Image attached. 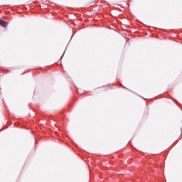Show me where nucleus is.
I'll use <instances>...</instances> for the list:
<instances>
[{
	"label": "nucleus",
	"mask_w": 182,
	"mask_h": 182,
	"mask_svg": "<svg viewBox=\"0 0 182 182\" xmlns=\"http://www.w3.org/2000/svg\"><path fill=\"white\" fill-rule=\"evenodd\" d=\"M0 25L1 26H4V28H6V26H8V22H6L4 21L0 20Z\"/></svg>",
	"instance_id": "f257e3e1"
}]
</instances>
